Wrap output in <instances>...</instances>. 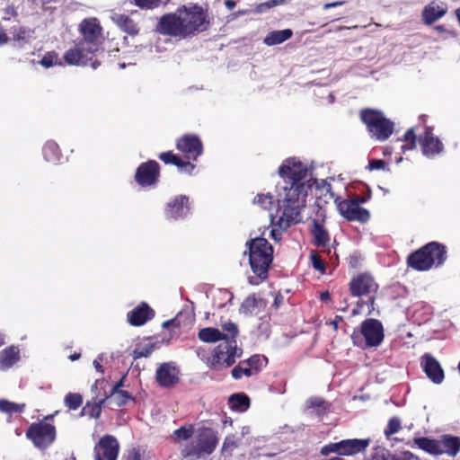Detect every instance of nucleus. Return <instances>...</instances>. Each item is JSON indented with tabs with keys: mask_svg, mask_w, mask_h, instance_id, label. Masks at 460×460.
Here are the masks:
<instances>
[{
	"mask_svg": "<svg viewBox=\"0 0 460 460\" xmlns=\"http://www.w3.org/2000/svg\"><path fill=\"white\" fill-rule=\"evenodd\" d=\"M279 175L282 181L276 187V200L281 212L278 224L288 228L302 220L301 211L312 189V178L307 166L295 157L283 161Z\"/></svg>",
	"mask_w": 460,
	"mask_h": 460,
	"instance_id": "nucleus-1",
	"label": "nucleus"
},
{
	"mask_svg": "<svg viewBox=\"0 0 460 460\" xmlns=\"http://www.w3.org/2000/svg\"><path fill=\"white\" fill-rule=\"evenodd\" d=\"M249 262L253 273L261 280L267 278L270 264L272 261L273 249L267 239L255 237L247 243Z\"/></svg>",
	"mask_w": 460,
	"mask_h": 460,
	"instance_id": "nucleus-2",
	"label": "nucleus"
},
{
	"mask_svg": "<svg viewBox=\"0 0 460 460\" xmlns=\"http://www.w3.org/2000/svg\"><path fill=\"white\" fill-rule=\"evenodd\" d=\"M217 444V438L212 429H199L192 439L182 447L181 455L183 457L204 458L215 450Z\"/></svg>",
	"mask_w": 460,
	"mask_h": 460,
	"instance_id": "nucleus-3",
	"label": "nucleus"
},
{
	"mask_svg": "<svg viewBox=\"0 0 460 460\" xmlns=\"http://www.w3.org/2000/svg\"><path fill=\"white\" fill-rule=\"evenodd\" d=\"M446 260L445 247L438 243H429L408 257V264L417 270H428L433 265H441Z\"/></svg>",
	"mask_w": 460,
	"mask_h": 460,
	"instance_id": "nucleus-4",
	"label": "nucleus"
},
{
	"mask_svg": "<svg viewBox=\"0 0 460 460\" xmlns=\"http://www.w3.org/2000/svg\"><path fill=\"white\" fill-rule=\"evenodd\" d=\"M415 444L430 455H443L454 457L460 451V438L451 435H443L438 439L419 438L414 439Z\"/></svg>",
	"mask_w": 460,
	"mask_h": 460,
	"instance_id": "nucleus-5",
	"label": "nucleus"
},
{
	"mask_svg": "<svg viewBox=\"0 0 460 460\" xmlns=\"http://www.w3.org/2000/svg\"><path fill=\"white\" fill-rule=\"evenodd\" d=\"M361 120L366 124L371 137L377 141L386 140L394 131V123L386 119L383 112L367 109L360 113Z\"/></svg>",
	"mask_w": 460,
	"mask_h": 460,
	"instance_id": "nucleus-6",
	"label": "nucleus"
},
{
	"mask_svg": "<svg viewBox=\"0 0 460 460\" xmlns=\"http://www.w3.org/2000/svg\"><path fill=\"white\" fill-rule=\"evenodd\" d=\"M351 340L354 345L360 348L376 347L384 340L383 325L376 319H367L358 331L353 332Z\"/></svg>",
	"mask_w": 460,
	"mask_h": 460,
	"instance_id": "nucleus-7",
	"label": "nucleus"
},
{
	"mask_svg": "<svg viewBox=\"0 0 460 460\" xmlns=\"http://www.w3.org/2000/svg\"><path fill=\"white\" fill-rule=\"evenodd\" d=\"M241 356L242 349L237 347L235 340H229L226 336L215 349L212 357L208 358L207 363L215 368L228 367Z\"/></svg>",
	"mask_w": 460,
	"mask_h": 460,
	"instance_id": "nucleus-8",
	"label": "nucleus"
},
{
	"mask_svg": "<svg viewBox=\"0 0 460 460\" xmlns=\"http://www.w3.org/2000/svg\"><path fill=\"white\" fill-rule=\"evenodd\" d=\"M97 49L93 45H89L83 40L75 44L74 48L69 49L64 55L66 64L71 66H91L96 69L98 64L93 61V57Z\"/></svg>",
	"mask_w": 460,
	"mask_h": 460,
	"instance_id": "nucleus-9",
	"label": "nucleus"
},
{
	"mask_svg": "<svg viewBox=\"0 0 460 460\" xmlns=\"http://www.w3.org/2000/svg\"><path fill=\"white\" fill-rule=\"evenodd\" d=\"M185 36L199 30L206 21V15L201 7L197 5L179 8Z\"/></svg>",
	"mask_w": 460,
	"mask_h": 460,
	"instance_id": "nucleus-10",
	"label": "nucleus"
},
{
	"mask_svg": "<svg viewBox=\"0 0 460 460\" xmlns=\"http://www.w3.org/2000/svg\"><path fill=\"white\" fill-rule=\"evenodd\" d=\"M26 435L37 447H46L54 441L56 430L54 426L41 421L31 425Z\"/></svg>",
	"mask_w": 460,
	"mask_h": 460,
	"instance_id": "nucleus-11",
	"label": "nucleus"
},
{
	"mask_svg": "<svg viewBox=\"0 0 460 460\" xmlns=\"http://www.w3.org/2000/svg\"><path fill=\"white\" fill-rule=\"evenodd\" d=\"M119 449V445L117 439L111 435H105L94 447V458L95 460H117Z\"/></svg>",
	"mask_w": 460,
	"mask_h": 460,
	"instance_id": "nucleus-12",
	"label": "nucleus"
},
{
	"mask_svg": "<svg viewBox=\"0 0 460 460\" xmlns=\"http://www.w3.org/2000/svg\"><path fill=\"white\" fill-rule=\"evenodd\" d=\"M159 31L164 34L185 37L179 9L174 13L162 17L159 22Z\"/></svg>",
	"mask_w": 460,
	"mask_h": 460,
	"instance_id": "nucleus-13",
	"label": "nucleus"
},
{
	"mask_svg": "<svg viewBox=\"0 0 460 460\" xmlns=\"http://www.w3.org/2000/svg\"><path fill=\"white\" fill-rule=\"evenodd\" d=\"M338 208L340 213L349 220H357L364 223L370 217L369 212L360 208L359 204L355 200H343L339 203Z\"/></svg>",
	"mask_w": 460,
	"mask_h": 460,
	"instance_id": "nucleus-14",
	"label": "nucleus"
},
{
	"mask_svg": "<svg viewBox=\"0 0 460 460\" xmlns=\"http://www.w3.org/2000/svg\"><path fill=\"white\" fill-rule=\"evenodd\" d=\"M349 289L355 296H367L376 291L377 285L370 275L362 274L350 281Z\"/></svg>",
	"mask_w": 460,
	"mask_h": 460,
	"instance_id": "nucleus-15",
	"label": "nucleus"
},
{
	"mask_svg": "<svg viewBox=\"0 0 460 460\" xmlns=\"http://www.w3.org/2000/svg\"><path fill=\"white\" fill-rule=\"evenodd\" d=\"M176 147L188 159L195 160L202 153L201 142L195 136L182 137L177 141Z\"/></svg>",
	"mask_w": 460,
	"mask_h": 460,
	"instance_id": "nucleus-16",
	"label": "nucleus"
},
{
	"mask_svg": "<svg viewBox=\"0 0 460 460\" xmlns=\"http://www.w3.org/2000/svg\"><path fill=\"white\" fill-rule=\"evenodd\" d=\"M159 165L155 161L142 164L136 172V181L142 186L152 185L157 180Z\"/></svg>",
	"mask_w": 460,
	"mask_h": 460,
	"instance_id": "nucleus-17",
	"label": "nucleus"
},
{
	"mask_svg": "<svg viewBox=\"0 0 460 460\" xmlns=\"http://www.w3.org/2000/svg\"><path fill=\"white\" fill-rule=\"evenodd\" d=\"M447 4L441 1H431L424 6L421 13L422 21L426 25H431L441 19L447 13Z\"/></svg>",
	"mask_w": 460,
	"mask_h": 460,
	"instance_id": "nucleus-18",
	"label": "nucleus"
},
{
	"mask_svg": "<svg viewBox=\"0 0 460 460\" xmlns=\"http://www.w3.org/2000/svg\"><path fill=\"white\" fill-rule=\"evenodd\" d=\"M101 27L95 18L85 19L80 23V31L83 34L81 40L93 45L98 49V39L101 35Z\"/></svg>",
	"mask_w": 460,
	"mask_h": 460,
	"instance_id": "nucleus-19",
	"label": "nucleus"
},
{
	"mask_svg": "<svg viewBox=\"0 0 460 460\" xmlns=\"http://www.w3.org/2000/svg\"><path fill=\"white\" fill-rule=\"evenodd\" d=\"M422 154L429 157L432 158L436 155H438L443 150V145L439 141L438 137H436L431 129L427 128L420 140Z\"/></svg>",
	"mask_w": 460,
	"mask_h": 460,
	"instance_id": "nucleus-20",
	"label": "nucleus"
},
{
	"mask_svg": "<svg viewBox=\"0 0 460 460\" xmlns=\"http://www.w3.org/2000/svg\"><path fill=\"white\" fill-rule=\"evenodd\" d=\"M421 365L428 377L435 384L444 380V371L438 361L432 356L426 354L422 357Z\"/></svg>",
	"mask_w": 460,
	"mask_h": 460,
	"instance_id": "nucleus-21",
	"label": "nucleus"
},
{
	"mask_svg": "<svg viewBox=\"0 0 460 460\" xmlns=\"http://www.w3.org/2000/svg\"><path fill=\"white\" fill-rule=\"evenodd\" d=\"M178 369L169 364L161 365L156 371V380L163 386H171L178 382Z\"/></svg>",
	"mask_w": 460,
	"mask_h": 460,
	"instance_id": "nucleus-22",
	"label": "nucleus"
},
{
	"mask_svg": "<svg viewBox=\"0 0 460 460\" xmlns=\"http://www.w3.org/2000/svg\"><path fill=\"white\" fill-rule=\"evenodd\" d=\"M189 199L186 196L175 198L172 202L167 204L166 215L170 218L177 219L185 217L189 212Z\"/></svg>",
	"mask_w": 460,
	"mask_h": 460,
	"instance_id": "nucleus-23",
	"label": "nucleus"
},
{
	"mask_svg": "<svg viewBox=\"0 0 460 460\" xmlns=\"http://www.w3.org/2000/svg\"><path fill=\"white\" fill-rule=\"evenodd\" d=\"M369 439H344L340 441L341 456H352L364 451L369 446Z\"/></svg>",
	"mask_w": 460,
	"mask_h": 460,
	"instance_id": "nucleus-24",
	"label": "nucleus"
},
{
	"mask_svg": "<svg viewBox=\"0 0 460 460\" xmlns=\"http://www.w3.org/2000/svg\"><path fill=\"white\" fill-rule=\"evenodd\" d=\"M153 316V311L143 303L128 314V320L131 325L140 326L146 323Z\"/></svg>",
	"mask_w": 460,
	"mask_h": 460,
	"instance_id": "nucleus-25",
	"label": "nucleus"
},
{
	"mask_svg": "<svg viewBox=\"0 0 460 460\" xmlns=\"http://www.w3.org/2000/svg\"><path fill=\"white\" fill-rule=\"evenodd\" d=\"M253 204L257 205L258 207L268 209L270 211V217L273 224L277 225L280 229L281 227L278 224V219L279 216L281 215V212L279 211V204L277 205L276 214L274 215L271 212V208L273 205V197L270 195L269 193L263 194L259 193L256 195V197L253 199ZM286 228H282V230H285Z\"/></svg>",
	"mask_w": 460,
	"mask_h": 460,
	"instance_id": "nucleus-26",
	"label": "nucleus"
},
{
	"mask_svg": "<svg viewBox=\"0 0 460 460\" xmlns=\"http://www.w3.org/2000/svg\"><path fill=\"white\" fill-rule=\"evenodd\" d=\"M119 385H116L112 388L110 395L102 400V402H106L117 407L124 405L130 399V395L128 392L121 390Z\"/></svg>",
	"mask_w": 460,
	"mask_h": 460,
	"instance_id": "nucleus-27",
	"label": "nucleus"
},
{
	"mask_svg": "<svg viewBox=\"0 0 460 460\" xmlns=\"http://www.w3.org/2000/svg\"><path fill=\"white\" fill-rule=\"evenodd\" d=\"M19 360V350L11 346L0 352V369L6 370Z\"/></svg>",
	"mask_w": 460,
	"mask_h": 460,
	"instance_id": "nucleus-28",
	"label": "nucleus"
},
{
	"mask_svg": "<svg viewBox=\"0 0 460 460\" xmlns=\"http://www.w3.org/2000/svg\"><path fill=\"white\" fill-rule=\"evenodd\" d=\"M114 22L126 33L135 36L138 33L137 24L128 16L122 14H114L112 16Z\"/></svg>",
	"mask_w": 460,
	"mask_h": 460,
	"instance_id": "nucleus-29",
	"label": "nucleus"
},
{
	"mask_svg": "<svg viewBox=\"0 0 460 460\" xmlns=\"http://www.w3.org/2000/svg\"><path fill=\"white\" fill-rule=\"evenodd\" d=\"M292 31L285 29L281 31H270L263 40V43L267 46L280 44L292 37Z\"/></svg>",
	"mask_w": 460,
	"mask_h": 460,
	"instance_id": "nucleus-30",
	"label": "nucleus"
},
{
	"mask_svg": "<svg viewBox=\"0 0 460 460\" xmlns=\"http://www.w3.org/2000/svg\"><path fill=\"white\" fill-rule=\"evenodd\" d=\"M159 158L165 164H173L181 171L187 172L189 173H190L194 169V165L192 164L181 161L178 156L171 152L162 153L159 155Z\"/></svg>",
	"mask_w": 460,
	"mask_h": 460,
	"instance_id": "nucleus-31",
	"label": "nucleus"
},
{
	"mask_svg": "<svg viewBox=\"0 0 460 460\" xmlns=\"http://www.w3.org/2000/svg\"><path fill=\"white\" fill-rule=\"evenodd\" d=\"M419 460L417 456H415L411 452H404L403 457L400 458L395 455L391 454L388 450L384 447H376L375 454L373 456V460Z\"/></svg>",
	"mask_w": 460,
	"mask_h": 460,
	"instance_id": "nucleus-32",
	"label": "nucleus"
},
{
	"mask_svg": "<svg viewBox=\"0 0 460 460\" xmlns=\"http://www.w3.org/2000/svg\"><path fill=\"white\" fill-rule=\"evenodd\" d=\"M250 400L243 394H233L229 397L230 408L237 411H244L248 409Z\"/></svg>",
	"mask_w": 460,
	"mask_h": 460,
	"instance_id": "nucleus-33",
	"label": "nucleus"
},
{
	"mask_svg": "<svg viewBox=\"0 0 460 460\" xmlns=\"http://www.w3.org/2000/svg\"><path fill=\"white\" fill-rule=\"evenodd\" d=\"M199 338L204 342H216L222 340V332L216 328H203L199 332Z\"/></svg>",
	"mask_w": 460,
	"mask_h": 460,
	"instance_id": "nucleus-34",
	"label": "nucleus"
},
{
	"mask_svg": "<svg viewBox=\"0 0 460 460\" xmlns=\"http://www.w3.org/2000/svg\"><path fill=\"white\" fill-rule=\"evenodd\" d=\"M12 33L13 40L14 41L15 46L17 47H22L31 39V32L23 28H15L13 29Z\"/></svg>",
	"mask_w": 460,
	"mask_h": 460,
	"instance_id": "nucleus-35",
	"label": "nucleus"
},
{
	"mask_svg": "<svg viewBox=\"0 0 460 460\" xmlns=\"http://www.w3.org/2000/svg\"><path fill=\"white\" fill-rule=\"evenodd\" d=\"M313 234L316 245L325 246L329 242L328 233L323 229V227L320 224L316 222L314 223Z\"/></svg>",
	"mask_w": 460,
	"mask_h": 460,
	"instance_id": "nucleus-36",
	"label": "nucleus"
},
{
	"mask_svg": "<svg viewBox=\"0 0 460 460\" xmlns=\"http://www.w3.org/2000/svg\"><path fill=\"white\" fill-rule=\"evenodd\" d=\"M25 408L24 403H15L7 400H0V411L13 414L22 412Z\"/></svg>",
	"mask_w": 460,
	"mask_h": 460,
	"instance_id": "nucleus-37",
	"label": "nucleus"
},
{
	"mask_svg": "<svg viewBox=\"0 0 460 460\" xmlns=\"http://www.w3.org/2000/svg\"><path fill=\"white\" fill-rule=\"evenodd\" d=\"M40 64L46 68H49L55 66H61L62 62L56 52H48L41 58Z\"/></svg>",
	"mask_w": 460,
	"mask_h": 460,
	"instance_id": "nucleus-38",
	"label": "nucleus"
},
{
	"mask_svg": "<svg viewBox=\"0 0 460 460\" xmlns=\"http://www.w3.org/2000/svg\"><path fill=\"white\" fill-rule=\"evenodd\" d=\"M315 185L316 190L320 191L321 195L325 197H329L330 199L333 198V194L332 193L331 184L326 180H313L312 179V186Z\"/></svg>",
	"mask_w": 460,
	"mask_h": 460,
	"instance_id": "nucleus-39",
	"label": "nucleus"
},
{
	"mask_svg": "<svg viewBox=\"0 0 460 460\" xmlns=\"http://www.w3.org/2000/svg\"><path fill=\"white\" fill-rule=\"evenodd\" d=\"M195 432L193 430L192 426H183L178 429H176L173 433L175 440H187L189 438L192 439Z\"/></svg>",
	"mask_w": 460,
	"mask_h": 460,
	"instance_id": "nucleus-40",
	"label": "nucleus"
},
{
	"mask_svg": "<svg viewBox=\"0 0 460 460\" xmlns=\"http://www.w3.org/2000/svg\"><path fill=\"white\" fill-rule=\"evenodd\" d=\"M403 141L406 145L402 146V151L412 150L416 147V134L413 128L408 129L403 136Z\"/></svg>",
	"mask_w": 460,
	"mask_h": 460,
	"instance_id": "nucleus-41",
	"label": "nucleus"
},
{
	"mask_svg": "<svg viewBox=\"0 0 460 460\" xmlns=\"http://www.w3.org/2000/svg\"><path fill=\"white\" fill-rule=\"evenodd\" d=\"M155 349V345L153 343L146 344L142 347H138L133 351L134 359H137L140 358H147L149 357Z\"/></svg>",
	"mask_w": 460,
	"mask_h": 460,
	"instance_id": "nucleus-42",
	"label": "nucleus"
},
{
	"mask_svg": "<svg viewBox=\"0 0 460 460\" xmlns=\"http://www.w3.org/2000/svg\"><path fill=\"white\" fill-rule=\"evenodd\" d=\"M252 370L258 371L267 364V358L263 356L254 355L245 362Z\"/></svg>",
	"mask_w": 460,
	"mask_h": 460,
	"instance_id": "nucleus-43",
	"label": "nucleus"
},
{
	"mask_svg": "<svg viewBox=\"0 0 460 460\" xmlns=\"http://www.w3.org/2000/svg\"><path fill=\"white\" fill-rule=\"evenodd\" d=\"M83 402V399L78 394H68L65 398L66 405L71 409H77Z\"/></svg>",
	"mask_w": 460,
	"mask_h": 460,
	"instance_id": "nucleus-44",
	"label": "nucleus"
},
{
	"mask_svg": "<svg viewBox=\"0 0 460 460\" xmlns=\"http://www.w3.org/2000/svg\"><path fill=\"white\" fill-rule=\"evenodd\" d=\"M257 299L254 296H248L241 305V311L246 314H253L257 307Z\"/></svg>",
	"mask_w": 460,
	"mask_h": 460,
	"instance_id": "nucleus-45",
	"label": "nucleus"
},
{
	"mask_svg": "<svg viewBox=\"0 0 460 460\" xmlns=\"http://www.w3.org/2000/svg\"><path fill=\"white\" fill-rule=\"evenodd\" d=\"M223 331H224V333H222V341H224V337H226V336H227L229 340L230 339L234 340V338L236 337V335L238 333L237 327L233 323H225L223 325Z\"/></svg>",
	"mask_w": 460,
	"mask_h": 460,
	"instance_id": "nucleus-46",
	"label": "nucleus"
},
{
	"mask_svg": "<svg viewBox=\"0 0 460 460\" xmlns=\"http://www.w3.org/2000/svg\"><path fill=\"white\" fill-rule=\"evenodd\" d=\"M252 375V370L247 365V367L238 366L232 370V376L234 379H239L243 376H250Z\"/></svg>",
	"mask_w": 460,
	"mask_h": 460,
	"instance_id": "nucleus-47",
	"label": "nucleus"
},
{
	"mask_svg": "<svg viewBox=\"0 0 460 460\" xmlns=\"http://www.w3.org/2000/svg\"><path fill=\"white\" fill-rule=\"evenodd\" d=\"M58 146L55 144L49 143L44 146L43 154L46 160L49 162H54L56 160V155L54 154L57 151Z\"/></svg>",
	"mask_w": 460,
	"mask_h": 460,
	"instance_id": "nucleus-48",
	"label": "nucleus"
},
{
	"mask_svg": "<svg viewBox=\"0 0 460 460\" xmlns=\"http://www.w3.org/2000/svg\"><path fill=\"white\" fill-rule=\"evenodd\" d=\"M401 427L400 420L397 418H393L389 420L387 429L385 431V436L388 438L391 435L396 433Z\"/></svg>",
	"mask_w": 460,
	"mask_h": 460,
	"instance_id": "nucleus-49",
	"label": "nucleus"
},
{
	"mask_svg": "<svg viewBox=\"0 0 460 460\" xmlns=\"http://www.w3.org/2000/svg\"><path fill=\"white\" fill-rule=\"evenodd\" d=\"M331 453L341 455L340 442L331 443L321 448V454L323 456H328Z\"/></svg>",
	"mask_w": 460,
	"mask_h": 460,
	"instance_id": "nucleus-50",
	"label": "nucleus"
},
{
	"mask_svg": "<svg viewBox=\"0 0 460 460\" xmlns=\"http://www.w3.org/2000/svg\"><path fill=\"white\" fill-rule=\"evenodd\" d=\"M134 2L141 8L152 9L157 7L160 4L161 0H134Z\"/></svg>",
	"mask_w": 460,
	"mask_h": 460,
	"instance_id": "nucleus-51",
	"label": "nucleus"
},
{
	"mask_svg": "<svg viewBox=\"0 0 460 460\" xmlns=\"http://www.w3.org/2000/svg\"><path fill=\"white\" fill-rule=\"evenodd\" d=\"M236 447V441L234 436H228L225 438L223 443L222 451L231 452L234 447Z\"/></svg>",
	"mask_w": 460,
	"mask_h": 460,
	"instance_id": "nucleus-52",
	"label": "nucleus"
},
{
	"mask_svg": "<svg viewBox=\"0 0 460 460\" xmlns=\"http://www.w3.org/2000/svg\"><path fill=\"white\" fill-rule=\"evenodd\" d=\"M311 260L312 263L314 265V268L321 272L324 270V263L322 261V259L319 257V255L315 252H313L311 254Z\"/></svg>",
	"mask_w": 460,
	"mask_h": 460,
	"instance_id": "nucleus-53",
	"label": "nucleus"
},
{
	"mask_svg": "<svg viewBox=\"0 0 460 460\" xmlns=\"http://www.w3.org/2000/svg\"><path fill=\"white\" fill-rule=\"evenodd\" d=\"M385 162L383 160H371L367 165L369 171L385 170Z\"/></svg>",
	"mask_w": 460,
	"mask_h": 460,
	"instance_id": "nucleus-54",
	"label": "nucleus"
},
{
	"mask_svg": "<svg viewBox=\"0 0 460 460\" xmlns=\"http://www.w3.org/2000/svg\"><path fill=\"white\" fill-rule=\"evenodd\" d=\"M104 403L105 402H102V400L98 403H96L93 407V411L91 412V416L94 417V418H99V416L101 414L102 404H104Z\"/></svg>",
	"mask_w": 460,
	"mask_h": 460,
	"instance_id": "nucleus-55",
	"label": "nucleus"
},
{
	"mask_svg": "<svg viewBox=\"0 0 460 460\" xmlns=\"http://www.w3.org/2000/svg\"><path fill=\"white\" fill-rule=\"evenodd\" d=\"M128 460H140V455L137 451L132 450L129 452Z\"/></svg>",
	"mask_w": 460,
	"mask_h": 460,
	"instance_id": "nucleus-56",
	"label": "nucleus"
},
{
	"mask_svg": "<svg viewBox=\"0 0 460 460\" xmlns=\"http://www.w3.org/2000/svg\"><path fill=\"white\" fill-rule=\"evenodd\" d=\"M8 41V37L4 32V31L0 28V45H3Z\"/></svg>",
	"mask_w": 460,
	"mask_h": 460,
	"instance_id": "nucleus-57",
	"label": "nucleus"
},
{
	"mask_svg": "<svg viewBox=\"0 0 460 460\" xmlns=\"http://www.w3.org/2000/svg\"><path fill=\"white\" fill-rule=\"evenodd\" d=\"M102 359V357H99L97 359H95V360L93 361V366H94L95 369H96L97 371L101 372V373L102 372V366H101V364H100V361H101Z\"/></svg>",
	"mask_w": 460,
	"mask_h": 460,
	"instance_id": "nucleus-58",
	"label": "nucleus"
},
{
	"mask_svg": "<svg viewBox=\"0 0 460 460\" xmlns=\"http://www.w3.org/2000/svg\"><path fill=\"white\" fill-rule=\"evenodd\" d=\"M343 3L342 2H333V3H329V4H325L323 5V9H329V8H332V7H336V6H340Z\"/></svg>",
	"mask_w": 460,
	"mask_h": 460,
	"instance_id": "nucleus-59",
	"label": "nucleus"
},
{
	"mask_svg": "<svg viewBox=\"0 0 460 460\" xmlns=\"http://www.w3.org/2000/svg\"><path fill=\"white\" fill-rule=\"evenodd\" d=\"M284 2H285V0H270V1L267 4V5H268L269 7H272V6H276V5H278V4H280L284 3Z\"/></svg>",
	"mask_w": 460,
	"mask_h": 460,
	"instance_id": "nucleus-60",
	"label": "nucleus"
},
{
	"mask_svg": "<svg viewBox=\"0 0 460 460\" xmlns=\"http://www.w3.org/2000/svg\"><path fill=\"white\" fill-rule=\"evenodd\" d=\"M225 4H226V8H227V9L232 10V9H234V6H235V2H234V1H233V0H226V1L225 2Z\"/></svg>",
	"mask_w": 460,
	"mask_h": 460,
	"instance_id": "nucleus-61",
	"label": "nucleus"
},
{
	"mask_svg": "<svg viewBox=\"0 0 460 460\" xmlns=\"http://www.w3.org/2000/svg\"><path fill=\"white\" fill-rule=\"evenodd\" d=\"M309 403L313 406V407H319L323 402L321 400H318V399H312L309 401Z\"/></svg>",
	"mask_w": 460,
	"mask_h": 460,
	"instance_id": "nucleus-62",
	"label": "nucleus"
},
{
	"mask_svg": "<svg viewBox=\"0 0 460 460\" xmlns=\"http://www.w3.org/2000/svg\"><path fill=\"white\" fill-rule=\"evenodd\" d=\"M321 300L326 301L330 298V293L329 292H323L320 296Z\"/></svg>",
	"mask_w": 460,
	"mask_h": 460,
	"instance_id": "nucleus-63",
	"label": "nucleus"
},
{
	"mask_svg": "<svg viewBox=\"0 0 460 460\" xmlns=\"http://www.w3.org/2000/svg\"><path fill=\"white\" fill-rule=\"evenodd\" d=\"M341 317H336V319L332 322H331V325H332L333 327V330L336 331L337 328H338V322L341 320Z\"/></svg>",
	"mask_w": 460,
	"mask_h": 460,
	"instance_id": "nucleus-64",
	"label": "nucleus"
}]
</instances>
